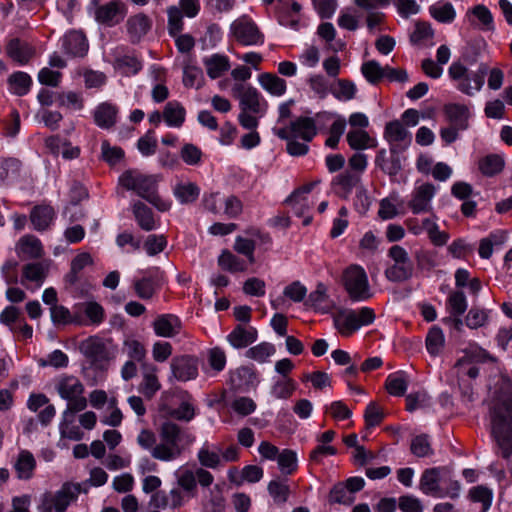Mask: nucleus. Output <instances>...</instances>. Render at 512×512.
Instances as JSON below:
<instances>
[{"instance_id": "f257e3e1", "label": "nucleus", "mask_w": 512, "mask_h": 512, "mask_svg": "<svg viewBox=\"0 0 512 512\" xmlns=\"http://www.w3.org/2000/svg\"><path fill=\"white\" fill-rule=\"evenodd\" d=\"M490 427L512 476V383L502 379L490 408Z\"/></svg>"}, {"instance_id": "f03ea898", "label": "nucleus", "mask_w": 512, "mask_h": 512, "mask_svg": "<svg viewBox=\"0 0 512 512\" xmlns=\"http://www.w3.org/2000/svg\"><path fill=\"white\" fill-rule=\"evenodd\" d=\"M176 486L169 491L170 508L178 509L186 505L190 499L198 495V484L206 489L214 482L211 472L203 468L193 470L182 465L174 472Z\"/></svg>"}, {"instance_id": "7ed1b4c3", "label": "nucleus", "mask_w": 512, "mask_h": 512, "mask_svg": "<svg viewBox=\"0 0 512 512\" xmlns=\"http://www.w3.org/2000/svg\"><path fill=\"white\" fill-rule=\"evenodd\" d=\"M195 441L196 436L189 429L165 421L159 428V441L154 449L153 458L162 462L176 461Z\"/></svg>"}, {"instance_id": "20e7f679", "label": "nucleus", "mask_w": 512, "mask_h": 512, "mask_svg": "<svg viewBox=\"0 0 512 512\" xmlns=\"http://www.w3.org/2000/svg\"><path fill=\"white\" fill-rule=\"evenodd\" d=\"M231 94L239 101L238 122L244 129H256L268 110V102L253 86L235 83Z\"/></svg>"}, {"instance_id": "39448f33", "label": "nucleus", "mask_w": 512, "mask_h": 512, "mask_svg": "<svg viewBox=\"0 0 512 512\" xmlns=\"http://www.w3.org/2000/svg\"><path fill=\"white\" fill-rule=\"evenodd\" d=\"M119 183L127 190L134 191L161 212L171 208V201L158 195V181L153 175H146L138 170H128L120 176Z\"/></svg>"}, {"instance_id": "423d86ee", "label": "nucleus", "mask_w": 512, "mask_h": 512, "mask_svg": "<svg viewBox=\"0 0 512 512\" xmlns=\"http://www.w3.org/2000/svg\"><path fill=\"white\" fill-rule=\"evenodd\" d=\"M420 490L435 498L449 497L456 499L460 494V484L452 473L444 467L427 469L420 479Z\"/></svg>"}, {"instance_id": "0eeeda50", "label": "nucleus", "mask_w": 512, "mask_h": 512, "mask_svg": "<svg viewBox=\"0 0 512 512\" xmlns=\"http://www.w3.org/2000/svg\"><path fill=\"white\" fill-rule=\"evenodd\" d=\"M487 74L488 66L484 63L476 71L469 70L460 62H453L448 69L454 87L467 96H474L482 89Z\"/></svg>"}, {"instance_id": "6e6552de", "label": "nucleus", "mask_w": 512, "mask_h": 512, "mask_svg": "<svg viewBox=\"0 0 512 512\" xmlns=\"http://www.w3.org/2000/svg\"><path fill=\"white\" fill-rule=\"evenodd\" d=\"M335 329L344 337H349L362 326H367L375 320L374 310L369 307L350 309L337 307L332 313Z\"/></svg>"}, {"instance_id": "1a4fd4ad", "label": "nucleus", "mask_w": 512, "mask_h": 512, "mask_svg": "<svg viewBox=\"0 0 512 512\" xmlns=\"http://www.w3.org/2000/svg\"><path fill=\"white\" fill-rule=\"evenodd\" d=\"M80 351L97 369H107L117 354L118 347L112 339L90 336L80 344Z\"/></svg>"}, {"instance_id": "9d476101", "label": "nucleus", "mask_w": 512, "mask_h": 512, "mask_svg": "<svg viewBox=\"0 0 512 512\" xmlns=\"http://www.w3.org/2000/svg\"><path fill=\"white\" fill-rule=\"evenodd\" d=\"M53 385L60 398L67 402L66 409L84 410L87 407L85 387L77 376L60 374L54 379Z\"/></svg>"}, {"instance_id": "9b49d317", "label": "nucleus", "mask_w": 512, "mask_h": 512, "mask_svg": "<svg viewBox=\"0 0 512 512\" xmlns=\"http://www.w3.org/2000/svg\"><path fill=\"white\" fill-rule=\"evenodd\" d=\"M81 493L79 483L66 482L57 491H47L40 497L39 512H66Z\"/></svg>"}, {"instance_id": "f8f14e48", "label": "nucleus", "mask_w": 512, "mask_h": 512, "mask_svg": "<svg viewBox=\"0 0 512 512\" xmlns=\"http://www.w3.org/2000/svg\"><path fill=\"white\" fill-rule=\"evenodd\" d=\"M342 284L353 302L366 301L373 296L368 275L358 264H352L343 271Z\"/></svg>"}, {"instance_id": "ddd939ff", "label": "nucleus", "mask_w": 512, "mask_h": 512, "mask_svg": "<svg viewBox=\"0 0 512 512\" xmlns=\"http://www.w3.org/2000/svg\"><path fill=\"white\" fill-rule=\"evenodd\" d=\"M387 256L392 264L385 270V276L392 282H404L410 279L414 273V264L408 251L400 246L393 245L388 249Z\"/></svg>"}, {"instance_id": "4468645a", "label": "nucleus", "mask_w": 512, "mask_h": 512, "mask_svg": "<svg viewBox=\"0 0 512 512\" xmlns=\"http://www.w3.org/2000/svg\"><path fill=\"white\" fill-rule=\"evenodd\" d=\"M462 353L463 355L457 359L454 365L455 374L461 380H464L465 377L475 379L479 374L476 364L484 362L488 358V353L477 344H469Z\"/></svg>"}, {"instance_id": "2eb2a0df", "label": "nucleus", "mask_w": 512, "mask_h": 512, "mask_svg": "<svg viewBox=\"0 0 512 512\" xmlns=\"http://www.w3.org/2000/svg\"><path fill=\"white\" fill-rule=\"evenodd\" d=\"M231 36L243 46H261L264 35L257 24L247 15L235 19L230 26Z\"/></svg>"}, {"instance_id": "dca6fc26", "label": "nucleus", "mask_w": 512, "mask_h": 512, "mask_svg": "<svg viewBox=\"0 0 512 512\" xmlns=\"http://www.w3.org/2000/svg\"><path fill=\"white\" fill-rule=\"evenodd\" d=\"M273 132L280 139L296 138L310 142L316 136L317 129L312 118L299 117L287 127L273 128Z\"/></svg>"}, {"instance_id": "f3484780", "label": "nucleus", "mask_w": 512, "mask_h": 512, "mask_svg": "<svg viewBox=\"0 0 512 512\" xmlns=\"http://www.w3.org/2000/svg\"><path fill=\"white\" fill-rule=\"evenodd\" d=\"M437 188L431 183L416 185L411 192L408 207L413 214L429 213L432 210V200Z\"/></svg>"}, {"instance_id": "a211bd4d", "label": "nucleus", "mask_w": 512, "mask_h": 512, "mask_svg": "<svg viewBox=\"0 0 512 512\" xmlns=\"http://www.w3.org/2000/svg\"><path fill=\"white\" fill-rule=\"evenodd\" d=\"M50 262H34L28 263L22 268L20 283L28 290L34 292L38 290L44 283L48 272Z\"/></svg>"}, {"instance_id": "6ab92c4d", "label": "nucleus", "mask_w": 512, "mask_h": 512, "mask_svg": "<svg viewBox=\"0 0 512 512\" xmlns=\"http://www.w3.org/2000/svg\"><path fill=\"white\" fill-rule=\"evenodd\" d=\"M126 14L127 7L120 0H112L95 9L96 21L109 27L119 24Z\"/></svg>"}, {"instance_id": "aec40b11", "label": "nucleus", "mask_w": 512, "mask_h": 512, "mask_svg": "<svg viewBox=\"0 0 512 512\" xmlns=\"http://www.w3.org/2000/svg\"><path fill=\"white\" fill-rule=\"evenodd\" d=\"M384 138L391 146V151L396 149H405L412 142V135L406 127L398 120L386 124Z\"/></svg>"}, {"instance_id": "412c9836", "label": "nucleus", "mask_w": 512, "mask_h": 512, "mask_svg": "<svg viewBox=\"0 0 512 512\" xmlns=\"http://www.w3.org/2000/svg\"><path fill=\"white\" fill-rule=\"evenodd\" d=\"M170 367L172 376L181 382L193 380L198 376V361L191 356L174 358Z\"/></svg>"}, {"instance_id": "4be33fe9", "label": "nucleus", "mask_w": 512, "mask_h": 512, "mask_svg": "<svg viewBox=\"0 0 512 512\" xmlns=\"http://www.w3.org/2000/svg\"><path fill=\"white\" fill-rule=\"evenodd\" d=\"M5 51L7 56L20 66L28 64L35 55L34 47L19 38L10 39L6 44Z\"/></svg>"}, {"instance_id": "5701e85b", "label": "nucleus", "mask_w": 512, "mask_h": 512, "mask_svg": "<svg viewBox=\"0 0 512 512\" xmlns=\"http://www.w3.org/2000/svg\"><path fill=\"white\" fill-rule=\"evenodd\" d=\"M61 47L70 56L83 57L86 55L89 45L82 32L70 31L62 37Z\"/></svg>"}, {"instance_id": "b1692460", "label": "nucleus", "mask_w": 512, "mask_h": 512, "mask_svg": "<svg viewBox=\"0 0 512 512\" xmlns=\"http://www.w3.org/2000/svg\"><path fill=\"white\" fill-rule=\"evenodd\" d=\"M304 304L306 307L322 314L330 313L335 307V303L327 293V287L322 283H319L316 289L309 294Z\"/></svg>"}, {"instance_id": "393cba45", "label": "nucleus", "mask_w": 512, "mask_h": 512, "mask_svg": "<svg viewBox=\"0 0 512 512\" xmlns=\"http://www.w3.org/2000/svg\"><path fill=\"white\" fill-rule=\"evenodd\" d=\"M200 468L217 469L222 466L221 446L205 441L197 452Z\"/></svg>"}, {"instance_id": "a878e982", "label": "nucleus", "mask_w": 512, "mask_h": 512, "mask_svg": "<svg viewBox=\"0 0 512 512\" xmlns=\"http://www.w3.org/2000/svg\"><path fill=\"white\" fill-rule=\"evenodd\" d=\"M181 320L173 314H162L153 322V329L157 336L172 338L180 333Z\"/></svg>"}, {"instance_id": "bb28decb", "label": "nucleus", "mask_w": 512, "mask_h": 512, "mask_svg": "<svg viewBox=\"0 0 512 512\" xmlns=\"http://www.w3.org/2000/svg\"><path fill=\"white\" fill-rule=\"evenodd\" d=\"M132 212L138 226L144 231H153L160 226V221L153 211L141 201L132 204Z\"/></svg>"}, {"instance_id": "cd10ccee", "label": "nucleus", "mask_w": 512, "mask_h": 512, "mask_svg": "<svg viewBox=\"0 0 512 512\" xmlns=\"http://www.w3.org/2000/svg\"><path fill=\"white\" fill-rule=\"evenodd\" d=\"M157 367L152 364L143 366L142 380L139 384V392L148 400L152 399L161 389V384L157 377Z\"/></svg>"}, {"instance_id": "c85d7f7f", "label": "nucleus", "mask_w": 512, "mask_h": 512, "mask_svg": "<svg viewBox=\"0 0 512 512\" xmlns=\"http://www.w3.org/2000/svg\"><path fill=\"white\" fill-rule=\"evenodd\" d=\"M258 332L252 326L237 325L228 335L227 341L236 349L249 346L257 340Z\"/></svg>"}, {"instance_id": "c756f323", "label": "nucleus", "mask_w": 512, "mask_h": 512, "mask_svg": "<svg viewBox=\"0 0 512 512\" xmlns=\"http://www.w3.org/2000/svg\"><path fill=\"white\" fill-rule=\"evenodd\" d=\"M16 253L24 259H36L43 255L41 241L34 235L22 236L15 246Z\"/></svg>"}, {"instance_id": "7c9ffc66", "label": "nucleus", "mask_w": 512, "mask_h": 512, "mask_svg": "<svg viewBox=\"0 0 512 512\" xmlns=\"http://www.w3.org/2000/svg\"><path fill=\"white\" fill-rule=\"evenodd\" d=\"M443 111L451 125L461 131L468 128V120L471 116L468 106L459 103H449L444 106Z\"/></svg>"}, {"instance_id": "2f4dec72", "label": "nucleus", "mask_w": 512, "mask_h": 512, "mask_svg": "<svg viewBox=\"0 0 512 512\" xmlns=\"http://www.w3.org/2000/svg\"><path fill=\"white\" fill-rule=\"evenodd\" d=\"M75 309L77 313L83 317L81 324L97 326L105 319L103 307L95 301L78 303L75 305Z\"/></svg>"}, {"instance_id": "473e14b6", "label": "nucleus", "mask_w": 512, "mask_h": 512, "mask_svg": "<svg viewBox=\"0 0 512 512\" xmlns=\"http://www.w3.org/2000/svg\"><path fill=\"white\" fill-rule=\"evenodd\" d=\"M118 112L119 109L115 104L103 102L93 112L94 121L98 127L109 129L116 124Z\"/></svg>"}, {"instance_id": "72a5a7b5", "label": "nucleus", "mask_w": 512, "mask_h": 512, "mask_svg": "<svg viewBox=\"0 0 512 512\" xmlns=\"http://www.w3.org/2000/svg\"><path fill=\"white\" fill-rule=\"evenodd\" d=\"M151 19L143 13L130 16L126 22L127 32L132 42L140 41L150 30Z\"/></svg>"}, {"instance_id": "f704fd0d", "label": "nucleus", "mask_w": 512, "mask_h": 512, "mask_svg": "<svg viewBox=\"0 0 512 512\" xmlns=\"http://www.w3.org/2000/svg\"><path fill=\"white\" fill-rule=\"evenodd\" d=\"M113 67L121 75L129 77L138 74L143 68V63L134 54H123L114 58Z\"/></svg>"}, {"instance_id": "c9c22d12", "label": "nucleus", "mask_w": 512, "mask_h": 512, "mask_svg": "<svg viewBox=\"0 0 512 512\" xmlns=\"http://www.w3.org/2000/svg\"><path fill=\"white\" fill-rule=\"evenodd\" d=\"M203 65L206 69L207 75L211 79L221 77L231 67L229 58L226 55L218 53L203 58Z\"/></svg>"}, {"instance_id": "e433bc0d", "label": "nucleus", "mask_w": 512, "mask_h": 512, "mask_svg": "<svg viewBox=\"0 0 512 512\" xmlns=\"http://www.w3.org/2000/svg\"><path fill=\"white\" fill-rule=\"evenodd\" d=\"M160 286V279L154 274L133 280L135 294L143 300L151 299Z\"/></svg>"}, {"instance_id": "4c0bfd02", "label": "nucleus", "mask_w": 512, "mask_h": 512, "mask_svg": "<svg viewBox=\"0 0 512 512\" xmlns=\"http://www.w3.org/2000/svg\"><path fill=\"white\" fill-rule=\"evenodd\" d=\"M36 468V460L33 454L27 450H21L14 462L17 478L29 480L33 477Z\"/></svg>"}, {"instance_id": "58836bf2", "label": "nucleus", "mask_w": 512, "mask_h": 512, "mask_svg": "<svg viewBox=\"0 0 512 512\" xmlns=\"http://www.w3.org/2000/svg\"><path fill=\"white\" fill-rule=\"evenodd\" d=\"M55 218L54 209L49 205H39L32 209L30 220L35 230L44 231L50 227Z\"/></svg>"}, {"instance_id": "ea45409f", "label": "nucleus", "mask_w": 512, "mask_h": 512, "mask_svg": "<svg viewBox=\"0 0 512 512\" xmlns=\"http://www.w3.org/2000/svg\"><path fill=\"white\" fill-rule=\"evenodd\" d=\"M81 410L65 409L62 413V421L59 425L62 437L71 440H80L83 436L81 429L75 424V414Z\"/></svg>"}, {"instance_id": "a19ab883", "label": "nucleus", "mask_w": 512, "mask_h": 512, "mask_svg": "<svg viewBox=\"0 0 512 512\" xmlns=\"http://www.w3.org/2000/svg\"><path fill=\"white\" fill-rule=\"evenodd\" d=\"M33 80L31 76L23 71L13 72L7 79L8 90L17 96H24L29 93Z\"/></svg>"}, {"instance_id": "79ce46f5", "label": "nucleus", "mask_w": 512, "mask_h": 512, "mask_svg": "<svg viewBox=\"0 0 512 512\" xmlns=\"http://www.w3.org/2000/svg\"><path fill=\"white\" fill-rule=\"evenodd\" d=\"M260 86L275 97H281L286 93V81L273 73H262L258 75Z\"/></svg>"}, {"instance_id": "37998d69", "label": "nucleus", "mask_w": 512, "mask_h": 512, "mask_svg": "<svg viewBox=\"0 0 512 512\" xmlns=\"http://www.w3.org/2000/svg\"><path fill=\"white\" fill-rule=\"evenodd\" d=\"M218 266L230 273H242L247 271L248 263L231 251L225 249L217 259Z\"/></svg>"}, {"instance_id": "c03bdc74", "label": "nucleus", "mask_w": 512, "mask_h": 512, "mask_svg": "<svg viewBox=\"0 0 512 512\" xmlns=\"http://www.w3.org/2000/svg\"><path fill=\"white\" fill-rule=\"evenodd\" d=\"M173 194L181 204L195 202L200 195V188L190 181H179L173 187Z\"/></svg>"}, {"instance_id": "a18cd8bd", "label": "nucleus", "mask_w": 512, "mask_h": 512, "mask_svg": "<svg viewBox=\"0 0 512 512\" xmlns=\"http://www.w3.org/2000/svg\"><path fill=\"white\" fill-rule=\"evenodd\" d=\"M256 376L252 368L242 366L230 372L229 381L236 390H244L253 385Z\"/></svg>"}, {"instance_id": "49530a36", "label": "nucleus", "mask_w": 512, "mask_h": 512, "mask_svg": "<svg viewBox=\"0 0 512 512\" xmlns=\"http://www.w3.org/2000/svg\"><path fill=\"white\" fill-rule=\"evenodd\" d=\"M313 184H308L300 189L296 190L287 201L292 205V208L295 214L299 217H304L305 212L310 207V201L308 199V194L310 193Z\"/></svg>"}, {"instance_id": "de8ad7c7", "label": "nucleus", "mask_w": 512, "mask_h": 512, "mask_svg": "<svg viewBox=\"0 0 512 512\" xmlns=\"http://www.w3.org/2000/svg\"><path fill=\"white\" fill-rule=\"evenodd\" d=\"M185 116V108L177 101H170L164 107L163 119L169 127H181Z\"/></svg>"}, {"instance_id": "09e8293b", "label": "nucleus", "mask_w": 512, "mask_h": 512, "mask_svg": "<svg viewBox=\"0 0 512 512\" xmlns=\"http://www.w3.org/2000/svg\"><path fill=\"white\" fill-rule=\"evenodd\" d=\"M423 225L428 238L433 245L441 247L447 244L450 235L446 231L440 230L436 216L424 218Z\"/></svg>"}, {"instance_id": "8fccbe9b", "label": "nucleus", "mask_w": 512, "mask_h": 512, "mask_svg": "<svg viewBox=\"0 0 512 512\" xmlns=\"http://www.w3.org/2000/svg\"><path fill=\"white\" fill-rule=\"evenodd\" d=\"M347 142L354 150H365L377 146V140L363 129L350 130L347 134Z\"/></svg>"}, {"instance_id": "3c124183", "label": "nucleus", "mask_w": 512, "mask_h": 512, "mask_svg": "<svg viewBox=\"0 0 512 512\" xmlns=\"http://www.w3.org/2000/svg\"><path fill=\"white\" fill-rule=\"evenodd\" d=\"M50 312L53 323L57 325H67L70 323L81 324L83 322V317L77 313L75 307L73 308V314L62 305L52 306Z\"/></svg>"}, {"instance_id": "603ef678", "label": "nucleus", "mask_w": 512, "mask_h": 512, "mask_svg": "<svg viewBox=\"0 0 512 512\" xmlns=\"http://www.w3.org/2000/svg\"><path fill=\"white\" fill-rule=\"evenodd\" d=\"M505 165L503 156L489 154L482 157L478 162V168L485 176H493L500 173Z\"/></svg>"}, {"instance_id": "864d4df0", "label": "nucleus", "mask_w": 512, "mask_h": 512, "mask_svg": "<svg viewBox=\"0 0 512 512\" xmlns=\"http://www.w3.org/2000/svg\"><path fill=\"white\" fill-rule=\"evenodd\" d=\"M430 15L441 23H451L456 17L453 5L447 1H438L429 7Z\"/></svg>"}, {"instance_id": "5fc2aeb1", "label": "nucleus", "mask_w": 512, "mask_h": 512, "mask_svg": "<svg viewBox=\"0 0 512 512\" xmlns=\"http://www.w3.org/2000/svg\"><path fill=\"white\" fill-rule=\"evenodd\" d=\"M385 387L392 396L404 395L408 388L407 375L402 371L389 374L385 382Z\"/></svg>"}, {"instance_id": "6e6d98bb", "label": "nucleus", "mask_w": 512, "mask_h": 512, "mask_svg": "<svg viewBox=\"0 0 512 512\" xmlns=\"http://www.w3.org/2000/svg\"><path fill=\"white\" fill-rule=\"evenodd\" d=\"M402 204V201L395 194L382 199L379 204V217L383 220L395 218L398 214H400V208L402 207Z\"/></svg>"}, {"instance_id": "4d7b16f0", "label": "nucleus", "mask_w": 512, "mask_h": 512, "mask_svg": "<svg viewBox=\"0 0 512 512\" xmlns=\"http://www.w3.org/2000/svg\"><path fill=\"white\" fill-rule=\"evenodd\" d=\"M21 162L16 158H0V183L13 181L19 177Z\"/></svg>"}, {"instance_id": "13d9d810", "label": "nucleus", "mask_w": 512, "mask_h": 512, "mask_svg": "<svg viewBox=\"0 0 512 512\" xmlns=\"http://www.w3.org/2000/svg\"><path fill=\"white\" fill-rule=\"evenodd\" d=\"M122 351L130 358L129 360L137 362H142L147 354L145 345L134 337L125 338Z\"/></svg>"}, {"instance_id": "bf43d9fd", "label": "nucleus", "mask_w": 512, "mask_h": 512, "mask_svg": "<svg viewBox=\"0 0 512 512\" xmlns=\"http://www.w3.org/2000/svg\"><path fill=\"white\" fill-rule=\"evenodd\" d=\"M421 269L433 270L443 264L442 256L436 250H420L415 255Z\"/></svg>"}, {"instance_id": "052dcab7", "label": "nucleus", "mask_w": 512, "mask_h": 512, "mask_svg": "<svg viewBox=\"0 0 512 512\" xmlns=\"http://www.w3.org/2000/svg\"><path fill=\"white\" fill-rule=\"evenodd\" d=\"M469 498L473 503H480L481 511L486 512L491 507L493 492L488 487L479 485L470 489Z\"/></svg>"}, {"instance_id": "680f3d73", "label": "nucleus", "mask_w": 512, "mask_h": 512, "mask_svg": "<svg viewBox=\"0 0 512 512\" xmlns=\"http://www.w3.org/2000/svg\"><path fill=\"white\" fill-rule=\"evenodd\" d=\"M123 417V413L118 407L116 398H111L108 401V405L100 421L104 425L118 427L121 425Z\"/></svg>"}, {"instance_id": "e2e57ef3", "label": "nucleus", "mask_w": 512, "mask_h": 512, "mask_svg": "<svg viewBox=\"0 0 512 512\" xmlns=\"http://www.w3.org/2000/svg\"><path fill=\"white\" fill-rule=\"evenodd\" d=\"M444 334L439 327H432L426 336V349L432 356H437L441 353L444 347Z\"/></svg>"}, {"instance_id": "0e129e2a", "label": "nucleus", "mask_w": 512, "mask_h": 512, "mask_svg": "<svg viewBox=\"0 0 512 512\" xmlns=\"http://www.w3.org/2000/svg\"><path fill=\"white\" fill-rule=\"evenodd\" d=\"M296 390V383L293 379L282 377L276 380L271 388V394L277 399H288Z\"/></svg>"}, {"instance_id": "69168bd1", "label": "nucleus", "mask_w": 512, "mask_h": 512, "mask_svg": "<svg viewBox=\"0 0 512 512\" xmlns=\"http://www.w3.org/2000/svg\"><path fill=\"white\" fill-rule=\"evenodd\" d=\"M361 72L369 83L376 84L384 79L385 66H381L375 60H369L362 64Z\"/></svg>"}, {"instance_id": "338daca9", "label": "nucleus", "mask_w": 512, "mask_h": 512, "mask_svg": "<svg viewBox=\"0 0 512 512\" xmlns=\"http://www.w3.org/2000/svg\"><path fill=\"white\" fill-rule=\"evenodd\" d=\"M447 306L452 316L460 317L468 306L465 294L462 291H453L447 299Z\"/></svg>"}, {"instance_id": "774afa93", "label": "nucleus", "mask_w": 512, "mask_h": 512, "mask_svg": "<svg viewBox=\"0 0 512 512\" xmlns=\"http://www.w3.org/2000/svg\"><path fill=\"white\" fill-rule=\"evenodd\" d=\"M410 449L412 454L419 458L433 455L430 438L425 434L414 437L411 441Z\"/></svg>"}]
</instances>
